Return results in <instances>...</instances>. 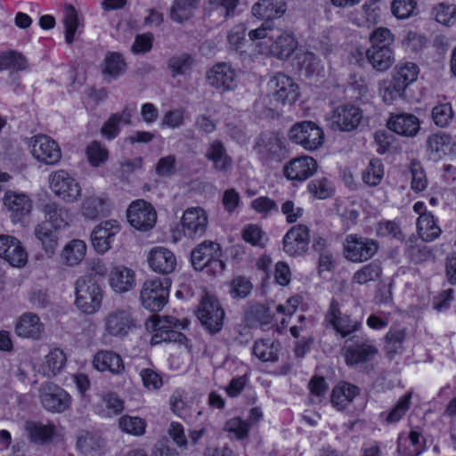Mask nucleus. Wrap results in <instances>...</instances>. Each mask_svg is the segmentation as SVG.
Returning <instances> with one entry per match:
<instances>
[{"instance_id": "nucleus-1", "label": "nucleus", "mask_w": 456, "mask_h": 456, "mask_svg": "<svg viewBox=\"0 0 456 456\" xmlns=\"http://www.w3.org/2000/svg\"><path fill=\"white\" fill-rule=\"evenodd\" d=\"M77 307L85 314H92L97 312L102 301V289L91 277L83 276L75 283Z\"/></svg>"}, {"instance_id": "nucleus-2", "label": "nucleus", "mask_w": 456, "mask_h": 456, "mask_svg": "<svg viewBox=\"0 0 456 456\" xmlns=\"http://www.w3.org/2000/svg\"><path fill=\"white\" fill-rule=\"evenodd\" d=\"M170 281L168 279H150L142 284L140 300L151 312L160 311L167 302Z\"/></svg>"}, {"instance_id": "nucleus-3", "label": "nucleus", "mask_w": 456, "mask_h": 456, "mask_svg": "<svg viewBox=\"0 0 456 456\" xmlns=\"http://www.w3.org/2000/svg\"><path fill=\"white\" fill-rule=\"evenodd\" d=\"M289 138L306 151H314L324 142V133L312 121L296 123L289 131Z\"/></svg>"}, {"instance_id": "nucleus-4", "label": "nucleus", "mask_w": 456, "mask_h": 456, "mask_svg": "<svg viewBox=\"0 0 456 456\" xmlns=\"http://www.w3.org/2000/svg\"><path fill=\"white\" fill-rule=\"evenodd\" d=\"M224 311L214 296L206 294L200 300L197 316L201 324L210 332L220 331L224 325Z\"/></svg>"}, {"instance_id": "nucleus-5", "label": "nucleus", "mask_w": 456, "mask_h": 456, "mask_svg": "<svg viewBox=\"0 0 456 456\" xmlns=\"http://www.w3.org/2000/svg\"><path fill=\"white\" fill-rule=\"evenodd\" d=\"M49 184L53 193L66 202H77L81 197L79 183L63 169L51 173Z\"/></svg>"}, {"instance_id": "nucleus-6", "label": "nucleus", "mask_w": 456, "mask_h": 456, "mask_svg": "<svg viewBox=\"0 0 456 456\" xmlns=\"http://www.w3.org/2000/svg\"><path fill=\"white\" fill-rule=\"evenodd\" d=\"M376 240L365 237L349 234L344 243L345 257L353 263H362L370 259L378 251Z\"/></svg>"}, {"instance_id": "nucleus-7", "label": "nucleus", "mask_w": 456, "mask_h": 456, "mask_svg": "<svg viewBox=\"0 0 456 456\" xmlns=\"http://www.w3.org/2000/svg\"><path fill=\"white\" fill-rule=\"evenodd\" d=\"M271 101L281 104L294 103L299 96L298 86L289 77L278 73L268 82Z\"/></svg>"}, {"instance_id": "nucleus-8", "label": "nucleus", "mask_w": 456, "mask_h": 456, "mask_svg": "<svg viewBox=\"0 0 456 456\" xmlns=\"http://www.w3.org/2000/svg\"><path fill=\"white\" fill-rule=\"evenodd\" d=\"M28 146L32 156L45 165H55L61 159L59 144L45 134H37L30 138Z\"/></svg>"}, {"instance_id": "nucleus-9", "label": "nucleus", "mask_w": 456, "mask_h": 456, "mask_svg": "<svg viewBox=\"0 0 456 456\" xmlns=\"http://www.w3.org/2000/svg\"><path fill=\"white\" fill-rule=\"evenodd\" d=\"M344 356L348 366H357L371 362L378 354V348L368 339L354 337L346 341Z\"/></svg>"}, {"instance_id": "nucleus-10", "label": "nucleus", "mask_w": 456, "mask_h": 456, "mask_svg": "<svg viewBox=\"0 0 456 456\" xmlns=\"http://www.w3.org/2000/svg\"><path fill=\"white\" fill-rule=\"evenodd\" d=\"M362 118V110L354 105L337 107L328 118L329 126L334 131L350 132L357 128Z\"/></svg>"}, {"instance_id": "nucleus-11", "label": "nucleus", "mask_w": 456, "mask_h": 456, "mask_svg": "<svg viewBox=\"0 0 456 456\" xmlns=\"http://www.w3.org/2000/svg\"><path fill=\"white\" fill-rule=\"evenodd\" d=\"M136 326L130 308H118L110 312L104 319L105 331L113 337L123 338Z\"/></svg>"}, {"instance_id": "nucleus-12", "label": "nucleus", "mask_w": 456, "mask_h": 456, "mask_svg": "<svg viewBox=\"0 0 456 456\" xmlns=\"http://www.w3.org/2000/svg\"><path fill=\"white\" fill-rule=\"evenodd\" d=\"M130 224L139 231L151 230L157 220V214L153 207L143 200L132 202L126 212Z\"/></svg>"}, {"instance_id": "nucleus-13", "label": "nucleus", "mask_w": 456, "mask_h": 456, "mask_svg": "<svg viewBox=\"0 0 456 456\" xmlns=\"http://www.w3.org/2000/svg\"><path fill=\"white\" fill-rule=\"evenodd\" d=\"M39 392L41 403L48 411L61 413L70 406L71 396L53 383L43 385Z\"/></svg>"}, {"instance_id": "nucleus-14", "label": "nucleus", "mask_w": 456, "mask_h": 456, "mask_svg": "<svg viewBox=\"0 0 456 456\" xmlns=\"http://www.w3.org/2000/svg\"><path fill=\"white\" fill-rule=\"evenodd\" d=\"M237 73L231 64L218 62L207 71L208 84L221 92L232 91L236 87Z\"/></svg>"}, {"instance_id": "nucleus-15", "label": "nucleus", "mask_w": 456, "mask_h": 456, "mask_svg": "<svg viewBox=\"0 0 456 456\" xmlns=\"http://www.w3.org/2000/svg\"><path fill=\"white\" fill-rule=\"evenodd\" d=\"M310 231L305 224L292 226L283 238V250L289 256H301L307 251Z\"/></svg>"}, {"instance_id": "nucleus-16", "label": "nucleus", "mask_w": 456, "mask_h": 456, "mask_svg": "<svg viewBox=\"0 0 456 456\" xmlns=\"http://www.w3.org/2000/svg\"><path fill=\"white\" fill-rule=\"evenodd\" d=\"M317 168V161L313 157L300 156L284 165L283 175L288 180L303 182L314 175Z\"/></svg>"}, {"instance_id": "nucleus-17", "label": "nucleus", "mask_w": 456, "mask_h": 456, "mask_svg": "<svg viewBox=\"0 0 456 456\" xmlns=\"http://www.w3.org/2000/svg\"><path fill=\"white\" fill-rule=\"evenodd\" d=\"M120 232L119 224L115 220L100 223L91 233L94 248L100 254L106 253L111 246L115 236Z\"/></svg>"}, {"instance_id": "nucleus-18", "label": "nucleus", "mask_w": 456, "mask_h": 456, "mask_svg": "<svg viewBox=\"0 0 456 456\" xmlns=\"http://www.w3.org/2000/svg\"><path fill=\"white\" fill-rule=\"evenodd\" d=\"M204 157L212 163V168L221 174H229L233 166V159L220 140H213L206 149Z\"/></svg>"}, {"instance_id": "nucleus-19", "label": "nucleus", "mask_w": 456, "mask_h": 456, "mask_svg": "<svg viewBox=\"0 0 456 456\" xmlns=\"http://www.w3.org/2000/svg\"><path fill=\"white\" fill-rule=\"evenodd\" d=\"M326 321L329 322L343 338L358 330L361 327L360 322L351 319V317L346 314H342L338 307V303L334 299L330 302L329 311L326 314Z\"/></svg>"}, {"instance_id": "nucleus-20", "label": "nucleus", "mask_w": 456, "mask_h": 456, "mask_svg": "<svg viewBox=\"0 0 456 456\" xmlns=\"http://www.w3.org/2000/svg\"><path fill=\"white\" fill-rule=\"evenodd\" d=\"M4 205L11 213L12 222H21L32 210V200L27 194L9 191L4 197Z\"/></svg>"}, {"instance_id": "nucleus-21", "label": "nucleus", "mask_w": 456, "mask_h": 456, "mask_svg": "<svg viewBox=\"0 0 456 456\" xmlns=\"http://www.w3.org/2000/svg\"><path fill=\"white\" fill-rule=\"evenodd\" d=\"M182 225L186 236L194 238L202 236L208 226V216L200 208H191L184 211Z\"/></svg>"}, {"instance_id": "nucleus-22", "label": "nucleus", "mask_w": 456, "mask_h": 456, "mask_svg": "<svg viewBox=\"0 0 456 456\" xmlns=\"http://www.w3.org/2000/svg\"><path fill=\"white\" fill-rule=\"evenodd\" d=\"M44 332L45 325L35 314L25 313L16 321L15 333L18 337L38 340Z\"/></svg>"}, {"instance_id": "nucleus-23", "label": "nucleus", "mask_w": 456, "mask_h": 456, "mask_svg": "<svg viewBox=\"0 0 456 456\" xmlns=\"http://www.w3.org/2000/svg\"><path fill=\"white\" fill-rule=\"evenodd\" d=\"M148 262L152 271L162 274L173 273L176 266L175 254L164 247L153 248L149 253Z\"/></svg>"}, {"instance_id": "nucleus-24", "label": "nucleus", "mask_w": 456, "mask_h": 456, "mask_svg": "<svg viewBox=\"0 0 456 456\" xmlns=\"http://www.w3.org/2000/svg\"><path fill=\"white\" fill-rule=\"evenodd\" d=\"M389 130L407 137H413L420 128L419 118L410 113L392 114L387 124Z\"/></svg>"}, {"instance_id": "nucleus-25", "label": "nucleus", "mask_w": 456, "mask_h": 456, "mask_svg": "<svg viewBox=\"0 0 456 456\" xmlns=\"http://www.w3.org/2000/svg\"><path fill=\"white\" fill-rule=\"evenodd\" d=\"M221 256L222 249L220 245L211 240H205L192 250L191 263L195 269L202 270L209 265L213 258Z\"/></svg>"}, {"instance_id": "nucleus-26", "label": "nucleus", "mask_w": 456, "mask_h": 456, "mask_svg": "<svg viewBox=\"0 0 456 456\" xmlns=\"http://www.w3.org/2000/svg\"><path fill=\"white\" fill-rule=\"evenodd\" d=\"M256 147L258 153L267 159H280L285 155L283 142L276 134H262Z\"/></svg>"}, {"instance_id": "nucleus-27", "label": "nucleus", "mask_w": 456, "mask_h": 456, "mask_svg": "<svg viewBox=\"0 0 456 456\" xmlns=\"http://www.w3.org/2000/svg\"><path fill=\"white\" fill-rule=\"evenodd\" d=\"M43 213L46 218L45 222L54 230L65 229L71 222L69 210L54 201L45 204Z\"/></svg>"}, {"instance_id": "nucleus-28", "label": "nucleus", "mask_w": 456, "mask_h": 456, "mask_svg": "<svg viewBox=\"0 0 456 456\" xmlns=\"http://www.w3.org/2000/svg\"><path fill=\"white\" fill-rule=\"evenodd\" d=\"M93 365L99 371L108 370L116 375L122 373L125 370L120 355L108 350L97 352L93 359Z\"/></svg>"}, {"instance_id": "nucleus-29", "label": "nucleus", "mask_w": 456, "mask_h": 456, "mask_svg": "<svg viewBox=\"0 0 456 456\" xmlns=\"http://www.w3.org/2000/svg\"><path fill=\"white\" fill-rule=\"evenodd\" d=\"M273 40V42L270 46V53L279 59H287L289 57L297 45L292 34L279 28L278 34H275Z\"/></svg>"}, {"instance_id": "nucleus-30", "label": "nucleus", "mask_w": 456, "mask_h": 456, "mask_svg": "<svg viewBox=\"0 0 456 456\" xmlns=\"http://www.w3.org/2000/svg\"><path fill=\"white\" fill-rule=\"evenodd\" d=\"M200 4V0H174L169 9L170 19L183 24L194 17Z\"/></svg>"}, {"instance_id": "nucleus-31", "label": "nucleus", "mask_w": 456, "mask_h": 456, "mask_svg": "<svg viewBox=\"0 0 456 456\" xmlns=\"http://www.w3.org/2000/svg\"><path fill=\"white\" fill-rule=\"evenodd\" d=\"M286 11L282 0H259L252 6V14L261 20H273L281 17Z\"/></svg>"}, {"instance_id": "nucleus-32", "label": "nucleus", "mask_w": 456, "mask_h": 456, "mask_svg": "<svg viewBox=\"0 0 456 456\" xmlns=\"http://www.w3.org/2000/svg\"><path fill=\"white\" fill-rule=\"evenodd\" d=\"M110 285L118 293L130 290L134 285V273L124 266H115L110 273Z\"/></svg>"}, {"instance_id": "nucleus-33", "label": "nucleus", "mask_w": 456, "mask_h": 456, "mask_svg": "<svg viewBox=\"0 0 456 456\" xmlns=\"http://www.w3.org/2000/svg\"><path fill=\"white\" fill-rule=\"evenodd\" d=\"M34 234L41 243L45 254L52 256L54 254L58 246V235L47 222H41L36 225Z\"/></svg>"}, {"instance_id": "nucleus-34", "label": "nucleus", "mask_w": 456, "mask_h": 456, "mask_svg": "<svg viewBox=\"0 0 456 456\" xmlns=\"http://www.w3.org/2000/svg\"><path fill=\"white\" fill-rule=\"evenodd\" d=\"M366 57L372 68L378 71L388 69L395 61L391 47H370L366 52Z\"/></svg>"}, {"instance_id": "nucleus-35", "label": "nucleus", "mask_w": 456, "mask_h": 456, "mask_svg": "<svg viewBox=\"0 0 456 456\" xmlns=\"http://www.w3.org/2000/svg\"><path fill=\"white\" fill-rule=\"evenodd\" d=\"M126 64L122 55L118 53H108L102 65V74L108 83L117 79L125 73Z\"/></svg>"}, {"instance_id": "nucleus-36", "label": "nucleus", "mask_w": 456, "mask_h": 456, "mask_svg": "<svg viewBox=\"0 0 456 456\" xmlns=\"http://www.w3.org/2000/svg\"><path fill=\"white\" fill-rule=\"evenodd\" d=\"M358 392V387L354 385L348 383L338 384L332 390L331 403L338 410H343L354 400Z\"/></svg>"}, {"instance_id": "nucleus-37", "label": "nucleus", "mask_w": 456, "mask_h": 456, "mask_svg": "<svg viewBox=\"0 0 456 456\" xmlns=\"http://www.w3.org/2000/svg\"><path fill=\"white\" fill-rule=\"evenodd\" d=\"M417 229L419 235L425 241L435 240L442 232L432 213H426L419 216Z\"/></svg>"}, {"instance_id": "nucleus-38", "label": "nucleus", "mask_w": 456, "mask_h": 456, "mask_svg": "<svg viewBox=\"0 0 456 456\" xmlns=\"http://www.w3.org/2000/svg\"><path fill=\"white\" fill-rule=\"evenodd\" d=\"M86 244L82 240L75 239L68 242L62 251L63 261L70 266L78 265L86 256Z\"/></svg>"}, {"instance_id": "nucleus-39", "label": "nucleus", "mask_w": 456, "mask_h": 456, "mask_svg": "<svg viewBox=\"0 0 456 456\" xmlns=\"http://www.w3.org/2000/svg\"><path fill=\"white\" fill-rule=\"evenodd\" d=\"M280 344L270 339H261L255 342L252 353L262 362H276Z\"/></svg>"}, {"instance_id": "nucleus-40", "label": "nucleus", "mask_w": 456, "mask_h": 456, "mask_svg": "<svg viewBox=\"0 0 456 456\" xmlns=\"http://www.w3.org/2000/svg\"><path fill=\"white\" fill-rule=\"evenodd\" d=\"M382 275V267L379 263L371 262L357 270L353 277L352 282L358 285H365L371 281H378Z\"/></svg>"}, {"instance_id": "nucleus-41", "label": "nucleus", "mask_w": 456, "mask_h": 456, "mask_svg": "<svg viewBox=\"0 0 456 456\" xmlns=\"http://www.w3.org/2000/svg\"><path fill=\"white\" fill-rule=\"evenodd\" d=\"M66 362L64 353L59 349H53L45 356L42 365L43 374L46 377L56 376Z\"/></svg>"}, {"instance_id": "nucleus-42", "label": "nucleus", "mask_w": 456, "mask_h": 456, "mask_svg": "<svg viewBox=\"0 0 456 456\" xmlns=\"http://www.w3.org/2000/svg\"><path fill=\"white\" fill-rule=\"evenodd\" d=\"M104 200L99 196H86L81 204V214L84 217L94 220L103 214Z\"/></svg>"}, {"instance_id": "nucleus-43", "label": "nucleus", "mask_w": 456, "mask_h": 456, "mask_svg": "<svg viewBox=\"0 0 456 456\" xmlns=\"http://www.w3.org/2000/svg\"><path fill=\"white\" fill-rule=\"evenodd\" d=\"M194 64V58L191 54L183 53L172 56L167 61V68L173 77L185 75L191 70Z\"/></svg>"}, {"instance_id": "nucleus-44", "label": "nucleus", "mask_w": 456, "mask_h": 456, "mask_svg": "<svg viewBox=\"0 0 456 456\" xmlns=\"http://www.w3.org/2000/svg\"><path fill=\"white\" fill-rule=\"evenodd\" d=\"M385 351L390 359L403 352L405 332L403 330H390L386 335Z\"/></svg>"}, {"instance_id": "nucleus-45", "label": "nucleus", "mask_w": 456, "mask_h": 456, "mask_svg": "<svg viewBox=\"0 0 456 456\" xmlns=\"http://www.w3.org/2000/svg\"><path fill=\"white\" fill-rule=\"evenodd\" d=\"M383 176L384 167L381 160L371 159L362 172V181L370 186H376L380 183Z\"/></svg>"}, {"instance_id": "nucleus-46", "label": "nucleus", "mask_w": 456, "mask_h": 456, "mask_svg": "<svg viewBox=\"0 0 456 456\" xmlns=\"http://www.w3.org/2000/svg\"><path fill=\"white\" fill-rule=\"evenodd\" d=\"M26 430L30 441L42 444L50 439L54 433V427L52 425H42L29 422L26 425Z\"/></svg>"}, {"instance_id": "nucleus-47", "label": "nucleus", "mask_w": 456, "mask_h": 456, "mask_svg": "<svg viewBox=\"0 0 456 456\" xmlns=\"http://www.w3.org/2000/svg\"><path fill=\"white\" fill-rule=\"evenodd\" d=\"M11 248L3 256L12 266L22 267L26 265L28 260V254L22 247L20 241L14 237Z\"/></svg>"}, {"instance_id": "nucleus-48", "label": "nucleus", "mask_w": 456, "mask_h": 456, "mask_svg": "<svg viewBox=\"0 0 456 456\" xmlns=\"http://www.w3.org/2000/svg\"><path fill=\"white\" fill-rule=\"evenodd\" d=\"M419 68L413 62H405L397 66V72L395 77L396 84L405 88L408 85L414 82L419 75Z\"/></svg>"}, {"instance_id": "nucleus-49", "label": "nucleus", "mask_w": 456, "mask_h": 456, "mask_svg": "<svg viewBox=\"0 0 456 456\" xmlns=\"http://www.w3.org/2000/svg\"><path fill=\"white\" fill-rule=\"evenodd\" d=\"M411 400V392H408L399 398L395 407L387 413H382L381 416H386V422L392 424L399 421L409 410Z\"/></svg>"}, {"instance_id": "nucleus-50", "label": "nucleus", "mask_w": 456, "mask_h": 456, "mask_svg": "<svg viewBox=\"0 0 456 456\" xmlns=\"http://www.w3.org/2000/svg\"><path fill=\"white\" fill-rule=\"evenodd\" d=\"M63 23L65 25V40L70 45L75 39V34L78 28V18L76 9L72 5L65 7Z\"/></svg>"}, {"instance_id": "nucleus-51", "label": "nucleus", "mask_w": 456, "mask_h": 456, "mask_svg": "<svg viewBox=\"0 0 456 456\" xmlns=\"http://www.w3.org/2000/svg\"><path fill=\"white\" fill-rule=\"evenodd\" d=\"M147 328H152L155 333H167L173 329L183 328L182 323L171 316H152L146 323Z\"/></svg>"}, {"instance_id": "nucleus-52", "label": "nucleus", "mask_w": 456, "mask_h": 456, "mask_svg": "<svg viewBox=\"0 0 456 456\" xmlns=\"http://www.w3.org/2000/svg\"><path fill=\"white\" fill-rule=\"evenodd\" d=\"M432 119L439 127H446L453 118V110L449 102L440 103L432 109Z\"/></svg>"}, {"instance_id": "nucleus-53", "label": "nucleus", "mask_w": 456, "mask_h": 456, "mask_svg": "<svg viewBox=\"0 0 456 456\" xmlns=\"http://www.w3.org/2000/svg\"><path fill=\"white\" fill-rule=\"evenodd\" d=\"M432 14L441 24L451 26L456 22V6L441 3L435 6Z\"/></svg>"}, {"instance_id": "nucleus-54", "label": "nucleus", "mask_w": 456, "mask_h": 456, "mask_svg": "<svg viewBox=\"0 0 456 456\" xmlns=\"http://www.w3.org/2000/svg\"><path fill=\"white\" fill-rule=\"evenodd\" d=\"M118 426L120 429L127 434L134 436H142L145 432V422L139 417L122 416L119 419Z\"/></svg>"}, {"instance_id": "nucleus-55", "label": "nucleus", "mask_w": 456, "mask_h": 456, "mask_svg": "<svg viewBox=\"0 0 456 456\" xmlns=\"http://www.w3.org/2000/svg\"><path fill=\"white\" fill-rule=\"evenodd\" d=\"M307 188L314 197L321 200L330 197L333 192L331 182L325 177L311 181Z\"/></svg>"}, {"instance_id": "nucleus-56", "label": "nucleus", "mask_w": 456, "mask_h": 456, "mask_svg": "<svg viewBox=\"0 0 456 456\" xmlns=\"http://www.w3.org/2000/svg\"><path fill=\"white\" fill-rule=\"evenodd\" d=\"M417 8V0H393L391 12L397 19L411 17Z\"/></svg>"}, {"instance_id": "nucleus-57", "label": "nucleus", "mask_w": 456, "mask_h": 456, "mask_svg": "<svg viewBox=\"0 0 456 456\" xmlns=\"http://www.w3.org/2000/svg\"><path fill=\"white\" fill-rule=\"evenodd\" d=\"M86 155L90 164L98 167L107 160L109 152L101 142L94 141L87 146Z\"/></svg>"}, {"instance_id": "nucleus-58", "label": "nucleus", "mask_w": 456, "mask_h": 456, "mask_svg": "<svg viewBox=\"0 0 456 456\" xmlns=\"http://www.w3.org/2000/svg\"><path fill=\"white\" fill-rule=\"evenodd\" d=\"M250 207L254 211L265 216L279 212L278 204L266 196H261L253 200Z\"/></svg>"}, {"instance_id": "nucleus-59", "label": "nucleus", "mask_w": 456, "mask_h": 456, "mask_svg": "<svg viewBox=\"0 0 456 456\" xmlns=\"http://www.w3.org/2000/svg\"><path fill=\"white\" fill-rule=\"evenodd\" d=\"M410 170L411 174V189L416 192L424 191L427 187L428 181L420 163L417 160H412L411 162Z\"/></svg>"}, {"instance_id": "nucleus-60", "label": "nucleus", "mask_w": 456, "mask_h": 456, "mask_svg": "<svg viewBox=\"0 0 456 456\" xmlns=\"http://www.w3.org/2000/svg\"><path fill=\"white\" fill-rule=\"evenodd\" d=\"M9 68L24 69L26 68V59L18 53L10 52L0 54V70Z\"/></svg>"}, {"instance_id": "nucleus-61", "label": "nucleus", "mask_w": 456, "mask_h": 456, "mask_svg": "<svg viewBox=\"0 0 456 456\" xmlns=\"http://www.w3.org/2000/svg\"><path fill=\"white\" fill-rule=\"evenodd\" d=\"M370 40L371 43L370 47H390V45L394 42V36L388 28H379L371 33Z\"/></svg>"}, {"instance_id": "nucleus-62", "label": "nucleus", "mask_w": 456, "mask_h": 456, "mask_svg": "<svg viewBox=\"0 0 456 456\" xmlns=\"http://www.w3.org/2000/svg\"><path fill=\"white\" fill-rule=\"evenodd\" d=\"M140 377L143 387L148 390H159L163 386L162 377L153 369L141 370Z\"/></svg>"}, {"instance_id": "nucleus-63", "label": "nucleus", "mask_w": 456, "mask_h": 456, "mask_svg": "<svg viewBox=\"0 0 456 456\" xmlns=\"http://www.w3.org/2000/svg\"><path fill=\"white\" fill-rule=\"evenodd\" d=\"M167 432L173 442L181 451L187 450L189 441L185 436L184 428L181 423L175 421L171 422Z\"/></svg>"}, {"instance_id": "nucleus-64", "label": "nucleus", "mask_w": 456, "mask_h": 456, "mask_svg": "<svg viewBox=\"0 0 456 456\" xmlns=\"http://www.w3.org/2000/svg\"><path fill=\"white\" fill-rule=\"evenodd\" d=\"M252 285L250 281L244 277H236L230 285V293L234 298H244L251 291Z\"/></svg>"}]
</instances>
